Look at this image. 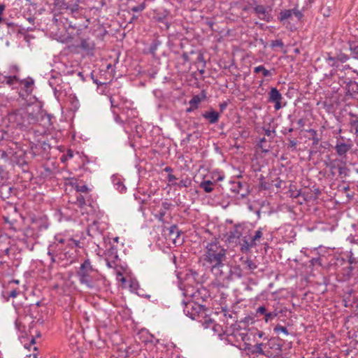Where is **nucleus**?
<instances>
[{"instance_id": "nucleus-28", "label": "nucleus", "mask_w": 358, "mask_h": 358, "mask_svg": "<svg viewBox=\"0 0 358 358\" xmlns=\"http://www.w3.org/2000/svg\"><path fill=\"white\" fill-rule=\"evenodd\" d=\"M191 185V180L189 179L181 180L179 182H176L173 185H176L179 188L187 187Z\"/></svg>"}, {"instance_id": "nucleus-42", "label": "nucleus", "mask_w": 358, "mask_h": 358, "mask_svg": "<svg viewBox=\"0 0 358 358\" xmlns=\"http://www.w3.org/2000/svg\"><path fill=\"white\" fill-rule=\"evenodd\" d=\"M346 170L347 169L344 166H339L338 167V173L340 175H344V176H346L347 173H346Z\"/></svg>"}, {"instance_id": "nucleus-30", "label": "nucleus", "mask_w": 358, "mask_h": 358, "mask_svg": "<svg viewBox=\"0 0 358 358\" xmlns=\"http://www.w3.org/2000/svg\"><path fill=\"white\" fill-rule=\"evenodd\" d=\"M274 331L276 333L282 332L285 335L289 334L287 329L285 327L281 326L280 324L275 326L274 328Z\"/></svg>"}, {"instance_id": "nucleus-56", "label": "nucleus", "mask_w": 358, "mask_h": 358, "mask_svg": "<svg viewBox=\"0 0 358 358\" xmlns=\"http://www.w3.org/2000/svg\"><path fill=\"white\" fill-rule=\"evenodd\" d=\"M345 190H348V189H349V187H345Z\"/></svg>"}, {"instance_id": "nucleus-53", "label": "nucleus", "mask_w": 358, "mask_h": 358, "mask_svg": "<svg viewBox=\"0 0 358 358\" xmlns=\"http://www.w3.org/2000/svg\"><path fill=\"white\" fill-rule=\"evenodd\" d=\"M118 238H119L118 237H116V238H114V241H115V242H117V241H118Z\"/></svg>"}, {"instance_id": "nucleus-34", "label": "nucleus", "mask_w": 358, "mask_h": 358, "mask_svg": "<svg viewBox=\"0 0 358 358\" xmlns=\"http://www.w3.org/2000/svg\"><path fill=\"white\" fill-rule=\"evenodd\" d=\"M80 182H78V180L74 178H67L66 184L70 185L76 189V185H78Z\"/></svg>"}, {"instance_id": "nucleus-7", "label": "nucleus", "mask_w": 358, "mask_h": 358, "mask_svg": "<svg viewBox=\"0 0 358 358\" xmlns=\"http://www.w3.org/2000/svg\"><path fill=\"white\" fill-rule=\"evenodd\" d=\"M253 10L260 20H263L266 22H269L271 20L272 17L271 14V8L266 7L263 5H257L253 8Z\"/></svg>"}, {"instance_id": "nucleus-16", "label": "nucleus", "mask_w": 358, "mask_h": 358, "mask_svg": "<svg viewBox=\"0 0 358 358\" xmlns=\"http://www.w3.org/2000/svg\"><path fill=\"white\" fill-rule=\"evenodd\" d=\"M203 99H204V96H194L189 101L190 107L187 109V112H190L192 110L196 109L198 104Z\"/></svg>"}, {"instance_id": "nucleus-8", "label": "nucleus", "mask_w": 358, "mask_h": 358, "mask_svg": "<svg viewBox=\"0 0 358 358\" xmlns=\"http://www.w3.org/2000/svg\"><path fill=\"white\" fill-rule=\"evenodd\" d=\"M352 146V144L350 140L345 141L341 137V138L337 139L335 150L339 156H343L351 149Z\"/></svg>"}, {"instance_id": "nucleus-47", "label": "nucleus", "mask_w": 358, "mask_h": 358, "mask_svg": "<svg viewBox=\"0 0 358 358\" xmlns=\"http://www.w3.org/2000/svg\"><path fill=\"white\" fill-rule=\"evenodd\" d=\"M73 156V152L71 150H69L67 154H66V157H68V158H72Z\"/></svg>"}, {"instance_id": "nucleus-22", "label": "nucleus", "mask_w": 358, "mask_h": 358, "mask_svg": "<svg viewBox=\"0 0 358 358\" xmlns=\"http://www.w3.org/2000/svg\"><path fill=\"white\" fill-rule=\"evenodd\" d=\"M350 114L351 130H354L356 135L358 136V117L353 113Z\"/></svg>"}, {"instance_id": "nucleus-19", "label": "nucleus", "mask_w": 358, "mask_h": 358, "mask_svg": "<svg viewBox=\"0 0 358 358\" xmlns=\"http://www.w3.org/2000/svg\"><path fill=\"white\" fill-rule=\"evenodd\" d=\"M242 229L241 225H236L234 229L230 231L229 237L231 238H239L242 236Z\"/></svg>"}, {"instance_id": "nucleus-27", "label": "nucleus", "mask_w": 358, "mask_h": 358, "mask_svg": "<svg viewBox=\"0 0 358 358\" xmlns=\"http://www.w3.org/2000/svg\"><path fill=\"white\" fill-rule=\"evenodd\" d=\"M243 262L245 268L250 271H252L257 268V265L250 259H246L245 260L243 261Z\"/></svg>"}, {"instance_id": "nucleus-12", "label": "nucleus", "mask_w": 358, "mask_h": 358, "mask_svg": "<svg viewBox=\"0 0 358 358\" xmlns=\"http://www.w3.org/2000/svg\"><path fill=\"white\" fill-rule=\"evenodd\" d=\"M172 204L166 201H163L162 203V206L158 210L157 213L155 215V217L158 219L159 221L162 222H164V216L166 215L168 210H170Z\"/></svg>"}, {"instance_id": "nucleus-23", "label": "nucleus", "mask_w": 358, "mask_h": 358, "mask_svg": "<svg viewBox=\"0 0 358 358\" xmlns=\"http://www.w3.org/2000/svg\"><path fill=\"white\" fill-rule=\"evenodd\" d=\"M220 113H203V117L210 123H215L219 119Z\"/></svg>"}, {"instance_id": "nucleus-2", "label": "nucleus", "mask_w": 358, "mask_h": 358, "mask_svg": "<svg viewBox=\"0 0 358 358\" xmlns=\"http://www.w3.org/2000/svg\"><path fill=\"white\" fill-rule=\"evenodd\" d=\"M79 282L89 289L99 291L106 287V279L97 270L94 269L89 259H86L80 265L77 273Z\"/></svg>"}, {"instance_id": "nucleus-3", "label": "nucleus", "mask_w": 358, "mask_h": 358, "mask_svg": "<svg viewBox=\"0 0 358 358\" xmlns=\"http://www.w3.org/2000/svg\"><path fill=\"white\" fill-rule=\"evenodd\" d=\"M80 242L73 238L57 239V243L50 245L48 248V255L51 257L52 261L55 262L54 253L60 251L59 255L63 254L65 258H73L76 252V248L79 247Z\"/></svg>"}, {"instance_id": "nucleus-44", "label": "nucleus", "mask_w": 358, "mask_h": 358, "mask_svg": "<svg viewBox=\"0 0 358 358\" xmlns=\"http://www.w3.org/2000/svg\"><path fill=\"white\" fill-rule=\"evenodd\" d=\"M311 140L313 141V145H317L320 141V138H318L317 134L315 135V136H313V138H311Z\"/></svg>"}, {"instance_id": "nucleus-15", "label": "nucleus", "mask_w": 358, "mask_h": 358, "mask_svg": "<svg viewBox=\"0 0 358 358\" xmlns=\"http://www.w3.org/2000/svg\"><path fill=\"white\" fill-rule=\"evenodd\" d=\"M270 141L271 139L264 136L260 138L259 140L258 145L264 152H267L270 149Z\"/></svg>"}, {"instance_id": "nucleus-37", "label": "nucleus", "mask_w": 358, "mask_h": 358, "mask_svg": "<svg viewBox=\"0 0 358 358\" xmlns=\"http://www.w3.org/2000/svg\"><path fill=\"white\" fill-rule=\"evenodd\" d=\"M294 123L296 124V125L298 126V128H301L305 125V120L302 118H300V119L296 120L295 122H292V124H294Z\"/></svg>"}, {"instance_id": "nucleus-40", "label": "nucleus", "mask_w": 358, "mask_h": 358, "mask_svg": "<svg viewBox=\"0 0 358 358\" xmlns=\"http://www.w3.org/2000/svg\"><path fill=\"white\" fill-rule=\"evenodd\" d=\"M297 142L294 139H289V148L294 150L296 149Z\"/></svg>"}, {"instance_id": "nucleus-57", "label": "nucleus", "mask_w": 358, "mask_h": 358, "mask_svg": "<svg viewBox=\"0 0 358 358\" xmlns=\"http://www.w3.org/2000/svg\"><path fill=\"white\" fill-rule=\"evenodd\" d=\"M2 264H3V262L0 261V265H1Z\"/></svg>"}, {"instance_id": "nucleus-55", "label": "nucleus", "mask_w": 358, "mask_h": 358, "mask_svg": "<svg viewBox=\"0 0 358 358\" xmlns=\"http://www.w3.org/2000/svg\"><path fill=\"white\" fill-rule=\"evenodd\" d=\"M8 249H6L5 251H6V253H8Z\"/></svg>"}, {"instance_id": "nucleus-43", "label": "nucleus", "mask_w": 358, "mask_h": 358, "mask_svg": "<svg viewBox=\"0 0 358 358\" xmlns=\"http://www.w3.org/2000/svg\"><path fill=\"white\" fill-rule=\"evenodd\" d=\"M143 9H144V6H134V8H132V10L134 11V12L141 11Z\"/></svg>"}, {"instance_id": "nucleus-9", "label": "nucleus", "mask_w": 358, "mask_h": 358, "mask_svg": "<svg viewBox=\"0 0 358 358\" xmlns=\"http://www.w3.org/2000/svg\"><path fill=\"white\" fill-rule=\"evenodd\" d=\"M78 0H57L56 4L61 9H70L71 11L77 10Z\"/></svg>"}, {"instance_id": "nucleus-33", "label": "nucleus", "mask_w": 358, "mask_h": 358, "mask_svg": "<svg viewBox=\"0 0 358 358\" xmlns=\"http://www.w3.org/2000/svg\"><path fill=\"white\" fill-rule=\"evenodd\" d=\"M263 131H264V135L269 139H272L275 136V131L273 129H263Z\"/></svg>"}, {"instance_id": "nucleus-5", "label": "nucleus", "mask_w": 358, "mask_h": 358, "mask_svg": "<svg viewBox=\"0 0 358 358\" xmlns=\"http://www.w3.org/2000/svg\"><path fill=\"white\" fill-rule=\"evenodd\" d=\"M202 311L203 307L193 301L187 303L184 308L185 314L192 320H195Z\"/></svg>"}, {"instance_id": "nucleus-20", "label": "nucleus", "mask_w": 358, "mask_h": 358, "mask_svg": "<svg viewBox=\"0 0 358 358\" xmlns=\"http://www.w3.org/2000/svg\"><path fill=\"white\" fill-rule=\"evenodd\" d=\"M255 247V246L252 242L250 240H248L245 236L243 238V243L241 244V248L242 251L248 252Z\"/></svg>"}, {"instance_id": "nucleus-26", "label": "nucleus", "mask_w": 358, "mask_h": 358, "mask_svg": "<svg viewBox=\"0 0 358 358\" xmlns=\"http://www.w3.org/2000/svg\"><path fill=\"white\" fill-rule=\"evenodd\" d=\"M20 293L19 290H17L15 289H13L10 291H6L3 292V295L5 298H6V300L8 301L9 298H15Z\"/></svg>"}, {"instance_id": "nucleus-24", "label": "nucleus", "mask_w": 358, "mask_h": 358, "mask_svg": "<svg viewBox=\"0 0 358 358\" xmlns=\"http://www.w3.org/2000/svg\"><path fill=\"white\" fill-rule=\"evenodd\" d=\"M254 72L256 73L262 72L264 77H268L272 75L271 71L266 69L262 65L255 67Z\"/></svg>"}, {"instance_id": "nucleus-17", "label": "nucleus", "mask_w": 358, "mask_h": 358, "mask_svg": "<svg viewBox=\"0 0 358 358\" xmlns=\"http://www.w3.org/2000/svg\"><path fill=\"white\" fill-rule=\"evenodd\" d=\"M263 229L262 228H259L257 231H255V234L251 236L250 238V241L252 242V243L255 245V246L256 247L258 243H260L262 238V236H263Z\"/></svg>"}, {"instance_id": "nucleus-51", "label": "nucleus", "mask_w": 358, "mask_h": 358, "mask_svg": "<svg viewBox=\"0 0 358 358\" xmlns=\"http://www.w3.org/2000/svg\"><path fill=\"white\" fill-rule=\"evenodd\" d=\"M11 282H14V283H17V284L19 282V281L17 280H14Z\"/></svg>"}, {"instance_id": "nucleus-6", "label": "nucleus", "mask_w": 358, "mask_h": 358, "mask_svg": "<svg viewBox=\"0 0 358 358\" xmlns=\"http://www.w3.org/2000/svg\"><path fill=\"white\" fill-rule=\"evenodd\" d=\"M282 96L280 92L276 88L272 87L268 92V101L274 103L275 110H278L282 107Z\"/></svg>"}, {"instance_id": "nucleus-25", "label": "nucleus", "mask_w": 358, "mask_h": 358, "mask_svg": "<svg viewBox=\"0 0 358 358\" xmlns=\"http://www.w3.org/2000/svg\"><path fill=\"white\" fill-rule=\"evenodd\" d=\"M69 99L72 107L71 109L73 110H78L80 108V102L78 98L75 96H70Z\"/></svg>"}, {"instance_id": "nucleus-18", "label": "nucleus", "mask_w": 358, "mask_h": 358, "mask_svg": "<svg viewBox=\"0 0 358 358\" xmlns=\"http://www.w3.org/2000/svg\"><path fill=\"white\" fill-rule=\"evenodd\" d=\"M169 238L172 239L174 243H176V239L180 236V231L178 229V227L175 224L172 225L169 228Z\"/></svg>"}, {"instance_id": "nucleus-35", "label": "nucleus", "mask_w": 358, "mask_h": 358, "mask_svg": "<svg viewBox=\"0 0 358 358\" xmlns=\"http://www.w3.org/2000/svg\"><path fill=\"white\" fill-rule=\"evenodd\" d=\"M5 79H6V83L10 85H13L14 83H17V78L15 76L6 77Z\"/></svg>"}, {"instance_id": "nucleus-49", "label": "nucleus", "mask_w": 358, "mask_h": 358, "mask_svg": "<svg viewBox=\"0 0 358 358\" xmlns=\"http://www.w3.org/2000/svg\"><path fill=\"white\" fill-rule=\"evenodd\" d=\"M45 115L48 120L50 121V115L49 113H45Z\"/></svg>"}, {"instance_id": "nucleus-52", "label": "nucleus", "mask_w": 358, "mask_h": 358, "mask_svg": "<svg viewBox=\"0 0 358 358\" xmlns=\"http://www.w3.org/2000/svg\"><path fill=\"white\" fill-rule=\"evenodd\" d=\"M28 114H29V117H31V118L33 117H32L33 116V113H28Z\"/></svg>"}, {"instance_id": "nucleus-41", "label": "nucleus", "mask_w": 358, "mask_h": 358, "mask_svg": "<svg viewBox=\"0 0 358 358\" xmlns=\"http://www.w3.org/2000/svg\"><path fill=\"white\" fill-rule=\"evenodd\" d=\"M167 180L169 182H171L173 185V184L176 183V180H177V178L174 175L169 173L167 176Z\"/></svg>"}, {"instance_id": "nucleus-38", "label": "nucleus", "mask_w": 358, "mask_h": 358, "mask_svg": "<svg viewBox=\"0 0 358 358\" xmlns=\"http://www.w3.org/2000/svg\"><path fill=\"white\" fill-rule=\"evenodd\" d=\"M271 46L273 48L274 47H281L282 48L283 46V43L280 40H275V41H272Z\"/></svg>"}, {"instance_id": "nucleus-45", "label": "nucleus", "mask_w": 358, "mask_h": 358, "mask_svg": "<svg viewBox=\"0 0 358 358\" xmlns=\"http://www.w3.org/2000/svg\"><path fill=\"white\" fill-rule=\"evenodd\" d=\"M5 9V6L2 4H0V23L2 22L3 19H2V14H3V12Z\"/></svg>"}, {"instance_id": "nucleus-14", "label": "nucleus", "mask_w": 358, "mask_h": 358, "mask_svg": "<svg viewBox=\"0 0 358 358\" xmlns=\"http://www.w3.org/2000/svg\"><path fill=\"white\" fill-rule=\"evenodd\" d=\"M293 14H295V15L298 17V19H300L302 16L301 12L298 10H285L280 12V21L286 20L292 17Z\"/></svg>"}, {"instance_id": "nucleus-39", "label": "nucleus", "mask_w": 358, "mask_h": 358, "mask_svg": "<svg viewBox=\"0 0 358 358\" xmlns=\"http://www.w3.org/2000/svg\"><path fill=\"white\" fill-rule=\"evenodd\" d=\"M306 131H307V133L308 134V137L309 139L313 138V136H315V135L317 134V131L315 130H314V129H308Z\"/></svg>"}, {"instance_id": "nucleus-46", "label": "nucleus", "mask_w": 358, "mask_h": 358, "mask_svg": "<svg viewBox=\"0 0 358 358\" xmlns=\"http://www.w3.org/2000/svg\"><path fill=\"white\" fill-rule=\"evenodd\" d=\"M164 171L165 172H167V173H171V172H172V171H173V169H172V168H171V167H170V166H166V167H165V168H164Z\"/></svg>"}, {"instance_id": "nucleus-13", "label": "nucleus", "mask_w": 358, "mask_h": 358, "mask_svg": "<svg viewBox=\"0 0 358 358\" xmlns=\"http://www.w3.org/2000/svg\"><path fill=\"white\" fill-rule=\"evenodd\" d=\"M256 314L259 315L264 316V321L268 323L272 321L275 317L271 311H268L267 308L264 306L258 307L256 310Z\"/></svg>"}, {"instance_id": "nucleus-54", "label": "nucleus", "mask_w": 358, "mask_h": 358, "mask_svg": "<svg viewBox=\"0 0 358 358\" xmlns=\"http://www.w3.org/2000/svg\"><path fill=\"white\" fill-rule=\"evenodd\" d=\"M33 357L34 358H37V355L36 354H33Z\"/></svg>"}, {"instance_id": "nucleus-36", "label": "nucleus", "mask_w": 358, "mask_h": 358, "mask_svg": "<svg viewBox=\"0 0 358 358\" xmlns=\"http://www.w3.org/2000/svg\"><path fill=\"white\" fill-rule=\"evenodd\" d=\"M115 186L116 187V189L121 193L125 192L126 190L125 186L121 181L115 182Z\"/></svg>"}, {"instance_id": "nucleus-10", "label": "nucleus", "mask_w": 358, "mask_h": 358, "mask_svg": "<svg viewBox=\"0 0 358 358\" xmlns=\"http://www.w3.org/2000/svg\"><path fill=\"white\" fill-rule=\"evenodd\" d=\"M115 121L120 124H127L132 127L136 124L133 118L129 117L128 113H115Z\"/></svg>"}, {"instance_id": "nucleus-1", "label": "nucleus", "mask_w": 358, "mask_h": 358, "mask_svg": "<svg viewBox=\"0 0 358 358\" xmlns=\"http://www.w3.org/2000/svg\"><path fill=\"white\" fill-rule=\"evenodd\" d=\"M227 250L219 241L208 243L201 257L203 265L210 268L216 280H226L231 276V266L227 263Z\"/></svg>"}, {"instance_id": "nucleus-48", "label": "nucleus", "mask_w": 358, "mask_h": 358, "mask_svg": "<svg viewBox=\"0 0 358 358\" xmlns=\"http://www.w3.org/2000/svg\"><path fill=\"white\" fill-rule=\"evenodd\" d=\"M32 84V82L26 81L24 82V85L26 87H29V86Z\"/></svg>"}, {"instance_id": "nucleus-32", "label": "nucleus", "mask_w": 358, "mask_h": 358, "mask_svg": "<svg viewBox=\"0 0 358 358\" xmlns=\"http://www.w3.org/2000/svg\"><path fill=\"white\" fill-rule=\"evenodd\" d=\"M285 310H286L285 309L275 307L273 310H272L271 312L272 313V314L273 315V316L275 318V317H279L280 314H282L283 313H285Z\"/></svg>"}, {"instance_id": "nucleus-21", "label": "nucleus", "mask_w": 358, "mask_h": 358, "mask_svg": "<svg viewBox=\"0 0 358 358\" xmlns=\"http://www.w3.org/2000/svg\"><path fill=\"white\" fill-rule=\"evenodd\" d=\"M214 182L210 180H204L201 182L200 187L207 193H210L213 190Z\"/></svg>"}, {"instance_id": "nucleus-31", "label": "nucleus", "mask_w": 358, "mask_h": 358, "mask_svg": "<svg viewBox=\"0 0 358 358\" xmlns=\"http://www.w3.org/2000/svg\"><path fill=\"white\" fill-rule=\"evenodd\" d=\"M76 203L79 206V207H83L84 206L86 203H85V199L84 198L83 196H82L81 194H79L76 196Z\"/></svg>"}, {"instance_id": "nucleus-50", "label": "nucleus", "mask_w": 358, "mask_h": 358, "mask_svg": "<svg viewBox=\"0 0 358 358\" xmlns=\"http://www.w3.org/2000/svg\"><path fill=\"white\" fill-rule=\"evenodd\" d=\"M262 344L257 345V349L262 350Z\"/></svg>"}, {"instance_id": "nucleus-4", "label": "nucleus", "mask_w": 358, "mask_h": 358, "mask_svg": "<svg viewBox=\"0 0 358 358\" xmlns=\"http://www.w3.org/2000/svg\"><path fill=\"white\" fill-rule=\"evenodd\" d=\"M106 265L108 268H115L118 260L117 249L114 245H109L105 252Z\"/></svg>"}, {"instance_id": "nucleus-29", "label": "nucleus", "mask_w": 358, "mask_h": 358, "mask_svg": "<svg viewBox=\"0 0 358 358\" xmlns=\"http://www.w3.org/2000/svg\"><path fill=\"white\" fill-rule=\"evenodd\" d=\"M76 190L78 192L87 193L90 189L86 185L79 183L78 185H76Z\"/></svg>"}, {"instance_id": "nucleus-11", "label": "nucleus", "mask_w": 358, "mask_h": 358, "mask_svg": "<svg viewBox=\"0 0 358 358\" xmlns=\"http://www.w3.org/2000/svg\"><path fill=\"white\" fill-rule=\"evenodd\" d=\"M231 275L229 277V278L226 280H216L217 282V283H218V285L221 286L222 287H227L229 282L231 280H233V278L234 277L241 278L243 275L242 271H241V269L240 268L239 266L234 267V268H232L231 267Z\"/></svg>"}]
</instances>
